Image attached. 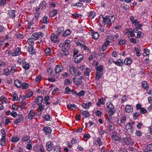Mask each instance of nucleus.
<instances>
[{
  "label": "nucleus",
  "instance_id": "1",
  "mask_svg": "<svg viewBox=\"0 0 152 152\" xmlns=\"http://www.w3.org/2000/svg\"><path fill=\"white\" fill-rule=\"evenodd\" d=\"M102 17L103 18L104 22L109 25H110L113 23L115 19V17L114 16H106L104 17L102 16Z\"/></svg>",
  "mask_w": 152,
  "mask_h": 152
},
{
  "label": "nucleus",
  "instance_id": "2",
  "mask_svg": "<svg viewBox=\"0 0 152 152\" xmlns=\"http://www.w3.org/2000/svg\"><path fill=\"white\" fill-rule=\"evenodd\" d=\"M33 150L36 152H45L44 148L42 145H36L34 146Z\"/></svg>",
  "mask_w": 152,
  "mask_h": 152
},
{
  "label": "nucleus",
  "instance_id": "3",
  "mask_svg": "<svg viewBox=\"0 0 152 152\" xmlns=\"http://www.w3.org/2000/svg\"><path fill=\"white\" fill-rule=\"evenodd\" d=\"M107 110L109 115L112 116L115 112V110L114 105H107Z\"/></svg>",
  "mask_w": 152,
  "mask_h": 152
},
{
  "label": "nucleus",
  "instance_id": "4",
  "mask_svg": "<svg viewBox=\"0 0 152 152\" xmlns=\"http://www.w3.org/2000/svg\"><path fill=\"white\" fill-rule=\"evenodd\" d=\"M70 41L67 40L65 41L64 43H60L59 45V47L62 48V49L64 48L68 49L69 48L70 45Z\"/></svg>",
  "mask_w": 152,
  "mask_h": 152
},
{
  "label": "nucleus",
  "instance_id": "5",
  "mask_svg": "<svg viewBox=\"0 0 152 152\" xmlns=\"http://www.w3.org/2000/svg\"><path fill=\"white\" fill-rule=\"evenodd\" d=\"M46 145V149L48 151H52L54 147L53 142L51 141L48 142Z\"/></svg>",
  "mask_w": 152,
  "mask_h": 152
},
{
  "label": "nucleus",
  "instance_id": "6",
  "mask_svg": "<svg viewBox=\"0 0 152 152\" xmlns=\"http://www.w3.org/2000/svg\"><path fill=\"white\" fill-rule=\"evenodd\" d=\"M74 57L75 63L78 64L80 63L83 58V56L81 54L74 56Z\"/></svg>",
  "mask_w": 152,
  "mask_h": 152
},
{
  "label": "nucleus",
  "instance_id": "7",
  "mask_svg": "<svg viewBox=\"0 0 152 152\" xmlns=\"http://www.w3.org/2000/svg\"><path fill=\"white\" fill-rule=\"evenodd\" d=\"M126 129L128 132L132 133L134 131V129L133 127L129 123L126 126Z\"/></svg>",
  "mask_w": 152,
  "mask_h": 152
},
{
  "label": "nucleus",
  "instance_id": "8",
  "mask_svg": "<svg viewBox=\"0 0 152 152\" xmlns=\"http://www.w3.org/2000/svg\"><path fill=\"white\" fill-rule=\"evenodd\" d=\"M35 115V112L33 110H31L29 111L28 115V119L31 120L34 118Z\"/></svg>",
  "mask_w": 152,
  "mask_h": 152
},
{
  "label": "nucleus",
  "instance_id": "9",
  "mask_svg": "<svg viewBox=\"0 0 152 152\" xmlns=\"http://www.w3.org/2000/svg\"><path fill=\"white\" fill-rule=\"evenodd\" d=\"M56 35L55 34H51L50 37V39L53 42H58L59 40L58 39V36Z\"/></svg>",
  "mask_w": 152,
  "mask_h": 152
},
{
  "label": "nucleus",
  "instance_id": "10",
  "mask_svg": "<svg viewBox=\"0 0 152 152\" xmlns=\"http://www.w3.org/2000/svg\"><path fill=\"white\" fill-rule=\"evenodd\" d=\"M27 50L28 53L31 54L32 55L35 54L36 52L34 48L32 46H28L26 48Z\"/></svg>",
  "mask_w": 152,
  "mask_h": 152
},
{
  "label": "nucleus",
  "instance_id": "11",
  "mask_svg": "<svg viewBox=\"0 0 152 152\" xmlns=\"http://www.w3.org/2000/svg\"><path fill=\"white\" fill-rule=\"evenodd\" d=\"M63 69V67L61 65H56L55 67V70L56 74L61 72Z\"/></svg>",
  "mask_w": 152,
  "mask_h": 152
},
{
  "label": "nucleus",
  "instance_id": "12",
  "mask_svg": "<svg viewBox=\"0 0 152 152\" xmlns=\"http://www.w3.org/2000/svg\"><path fill=\"white\" fill-rule=\"evenodd\" d=\"M83 79L82 77H79L77 78L75 80H74L75 78H73L74 82L77 85H81L82 83V80Z\"/></svg>",
  "mask_w": 152,
  "mask_h": 152
},
{
  "label": "nucleus",
  "instance_id": "13",
  "mask_svg": "<svg viewBox=\"0 0 152 152\" xmlns=\"http://www.w3.org/2000/svg\"><path fill=\"white\" fill-rule=\"evenodd\" d=\"M126 121V117L125 116H123L120 120L118 119L117 121V123L119 126L122 125L123 124H124Z\"/></svg>",
  "mask_w": 152,
  "mask_h": 152
},
{
  "label": "nucleus",
  "instance_id": "14",
  "mask_svg": "<svg viewBox=\"0 0 152 152\" xmlns=\"http://www.w3.org/2000/svg\"><path fill=\"white\" fill-rule=\"evenodd\" d=\"M8 15L12 19H14L15 17V11L14 10H11L9 11Z\"/></svg>",
  "mask_w": 152,
  "mask_h": 152
},
{
  "label": "nucleus",
  "instance_id": "15",
  "mask_svg": "<svg viewBox=\"0 0 152 152\" xmlns=\"http://www.w3.org/2000/svg\"><path fill=\"white\" fill-rule=\"evenodd\" d=\"M43 101V98L42 96H38L35 100V102L37 104H41Z\"/></svg>",
  "mask_w": 152,
  "mask_h": 152
},
{
  "label": "nucleus",
  "instance_id": "16",
  "mask_svg": "<svg viewBox=\"0 0 152 152\" xmlns=\"http://www.w3.org/2000/svg\"><path fill=\"white\" fill-rule=\"evenodd\" d=\"M43 130L46 135L50 134L51 132V130L49 126H46L44 127Z\"/></svg>",
  "mask_w": 152,
  "mask_h": 152
},
{
  "label": "nucleus",
  "instance_id": "17",
  "mask_svg": "<svg viewBox=\"0 0 152 152\" xmlns=\"http://www.w3.org/2000/svg\"><path fill=\"white\" fill-rule=\"evenodd\" d=\"M133 110V107L132 105H127L125 107V110L127 113L132 112Z\"/></svg>",
  "mask_w": 152,
  "mask_h": 152
},
{
  "label": "nucleus",
  "instance_id": "18",
  "mask_svg": "<svg viewBox=\"0 0 152 152\" xmlns=\"http://www.w3.org/2000/svg\"><path fill=\"white\" fill-rule=\"evenodd\" d=\"M0 102H1L2 104H8L9 103L7 99L4 96H2L0 97Z\"/></svg>",
  "mask_w": 152,
  "mask_h": 152
},
{
  "label": "nucleus",
  "instance_id": "19",
  "mask_svg": "<svg viewBox=\"0 0 152 152\" xmlns=\"http://www.w3.org/2000/svg\"><path fill=\"white\" fill-rule=\"evenodd\" d=\"M30 137L29 135H23L21 140V142L23 143L28 141L30 139Z\"/></svg>",
  "mask_w": 152,
  "mask_h": 152
},
{
  "label": "nucleus",
  "instance_id": "20",
  "mask_svg": "<svg viewBox=\"0 0 152 152\" xmlns=\"http://www.w3.org/2000/svg\"><path fill=\"white\" fill-rule=\"evenodd\" d=\"M22 82L18 80H16L14 81L15 86L18 88L21 87Z\"/></svg>",
  "mask_w": 152,
  "mask_h": 152
},
{
  "label": "nucleus",
  "instance_id": "21",
  "mask_svg": "<svg viewBox=\"0 0 152 152\" xmlns=\"http://www.w3.org/2000/svg\"><path fill=\"white\" fill-rule=\"evenodd\" d=\"M102 142L101 141V138L99 137L94 144L95 146H97L98 145L99 146H100L102 145Z\"/></svg>",
  "mask_w": 152,
  "mask_h": 152
},
{
  "label": "nucleus",
  "instance_id": "22",
  "mask_svg": "<svg viewBox=\"0 0 152 152\" xmlns=\"http://www.w3.org/2000/svg\"><path fill=\"white\" fill-rule=\"evenodd\" d=\"M66 107L68 109L72 111H75L77 108L76 105H66Z\"/></svg>",
  "mask_w": 152,
  "mask_h": 152
},
{
  "label": "nucleus",
  "instance_id": "23",
  "mask_svg": "<svg viewBox=\"0 0 152 152\" xmlns=\"http://www.w3.org/2000/svg\"><path fill=\"white\" fill-rule=\"evenodd\" d=\"M20 138L16 136H12L11 138V141L15 143H16L20 140Z\"/></svg>",
  "mask_w": 152,
  "mask_h": 152
},
{
  "label": "nucleus",
  "instance_id": "24",
  "mask_svg": "<svg viewBox=\"0 0 152 152\" xmlns=\"http://www.w3.org/2000/svg\"><path fill=\"white\" fill-rule=\"evenodd\" d=\"M91 35L93 38L95 39H97L99 36V33L96 32H92L91 33Z\"/></svg>",
  "mask_w": 152,
  "mask_h": 152
},
{
  "label": "nucleus",
  "instance_id": "25",
  "mask_svg": "<svg viewBox=\"0 0 152 152\" xmlns=\"http://www.w3.org/2000/svg\"><path fill=\"white\" fill-rule=\"evenodd\" d=\"M132 63V60L130 58H126L123 62V64H125L127 65H130Z\"/></svg>",
  "mask_w": 152,
  "mask_h": 152
},
{
  "label": "nucleus",
  "instance_id": "26",
  "mask_svg": "<svg viewBox=\"0 0 152 152\" xmlns=\"http://www.w3.org/2000/svg\"><path fill=\"white\" fill-rule=\"evenodd\" d=\"M20 50L21 49L20 48H17L15 50L14 53L12 54V56H15L19 55V54H20L19 53Z\"/></svg>",
  "mask_w": 152,
  "mask_h": 152
},
{
  "label": "nucleus",
  "instance_id": "27",
  "mask_svg": "<svg viewBox=\"0 0 152 152\" xmlns=\"http://www.w3.org/2000/svg\"><path fill=\"white\" fill-rule=\"evenodd\" d=\"M26 148V149L28 150H30L32 148V142L31 140H30L28 142Z\"/></svg>",
  "mask_w": 152,
  "mask_h": 152
},
{
  "label": "nucleus",
  "instance_id": "28",
  "mask_svg": "<svg viewBox=\"0 0 152 152\" xmlns=\"http://www.w3.org/2000/svg\"><path fill=\"white\" fill-rule=\"evenodd\" d=\"M95 13L93 11H91L88 14V16L89 19L93 18L95 15Z\"/></svg>",
  "mask_w": 152,
  "mask_h": 152
},
{
  "label": "nucleus",
  "instance_id": "29",
  "mask_svg": "<svg viewBox=\"0 0 152 152\" xmlns=\"http://www.w3.org/2000/svg\"><path fill=\"white\" fill-rule=\"evenodd\" d=\"M118 60L120 61V62L113 61V63L119 66H121L123 64V60H121V59H119Z\"/></svg>",
  "mask_w": 152,
  "mask_h": 152
},
{
  "label": "nucleus",
  "instance_id": "30",
  "mask_svg": "<svg viewBox=\"0 0 152 152\" xmlns=\"http://www.w3.org/2000/svg\"><path fill=\"white\" fill-rule=\"evenodd\" d=\"M44 105H39V106L37 109L38 111L39 112V114H38L39 115H40L42 114V112L45 110L44 108L43 107V106Z\"/></svg>",
  "mask_w": 152,
  "mask_h": 152
},
{
  "label": "nucleus",
  "instance_id": "31",
  "mask_svg": "<svg viewBox=\"0 0 152 152\" xmlns=\"http://www.w3.org/2000/svg\"><path fill=\"white\" fill-rule=\"evenodd\" d=\"M48 18L46 16H44L42 19V20H41L42 22L44 24H47L49 22Z\"/></svg>",
  "mask_w": 152,
  "mask_h": 152
},
{
  "label": "nucleus",
  "instance_id": "32",
  "mask_svg": "<svg viewBox=\"0 0 152 152\" xmlns=\"http://www.w3.org/2000/svg\"><path fill=\"white\" fill-rule=\"evenodd\" d=\"M76 71V69L73 66L69 68L70 72L72 75H76L75 73Z\"/></svg>",
  "mask_w": 152,
  "mask_h": 152
},
{
  "label": "nucleus",
  "instance_id": "33",
  "mask_svg": "<svg viewBox=\"0 0 152 152\" xmlns=\"http://www.w3.org/2000/svg\"><path fill=\"white\" fill-rule=\"evenodd\" d=\"M142 85L143 88L145 89H148L149 88V86L146 82L143 81L142 82Z\"/></svg>",
  "mask_w": 152,
  "mask_h": 152
},
{
  "label": "nucleus",
  "instance_id": "34",
  "mask_svg": "<svg viewBox=\"0 0 152 152\" xmlns=\"http://www.w3.org/2000/svg\"><path fill=\"white\" fill-rule=\"evenodd\" d=\"M71 33V31L70 29L66 30L62 35L63 37H66L69 35Z\"/></svg>",
  "mask_w": 152,
  "mask_h": 152
},
{
  "label": "nucleus",
  "instance_id": "35",
  "mask_svg": "<svg viewBox=\"0 0 152 152\" xmlns=\"http://www.w3.org/2000/svg\"><path fill=\"white\" fill-rule=\"evenodd\" d=\"M6 141L5 137L2 136L1 138L0 142V144L1 146H4L5 145Z\"/></svg>",
  "mask_w": 152,
  "mask_h": 152
},
{
  "label": "nucleus",
  "instance_id": "36",
  "mask_svg": "<svg viewBox=\"0 0 152 152\" xmlns=\"http://www.w3.org/2000/svg\"><path fill=\"white\" fill-rule=\"evenodd\" d=\"M112 138L113 140L114 141H119L120 140H121L116 135H115L114 134H112Z\"/></svg>",
  "mask_w": 152,
  "mask_h": 152
},
{
  "label": "nucleus",
  "instance_id": "37",
  "mask_svg": "<svg viewBox=\"0 0 152 152\" xmlns=\"http://www.w3.org/2000/svg\"><path fill=\"white\" fill-rule=\"evenodd\" d=\"M50 98L49 96H46L44 97V103L47 104H50L48 101L50 100Z\"/></svg>",
  "mask_w": 152,
  "mask_h": 152
},
{
  "label": "nucleus",
  "instance_id": "38",
  "mask_svg": "<svg viewBox=\"0 0 152 152\" xmlns=\"http://www.w3.org/2000/svg\"><path fill=\"white\" fill-rule=\"evenodd\" d=\"M21 85V87L23 89H27L29 86V84L28 83L24 82H22Z\"/></svg>",
  "mask_w": 152,
  "mask_h": 152
},
{
  "label": "nucleus",
  "instance_id": "39",
  "mask_svg": "<svg viewBox=\"0 0 152 152\" xmlns=\"http://www.w3.org/2000/svg\"><path fill=\"white\" fill-rule=\"evenodd\" d=\"M102 74L101 73L96 72V80H99V79L102 77Z\"/></svg>",
  "mask_w": 152,
  "mask_h": 152
},
{
  "label": "nucleus",
  "instance_id": "40",
  "mask_svg": "<svg viewBox=\"0 0 152 152\" xmlns=\"http://www.w3.org/2000/svg\"><path fill=\"white\" fill-rule=\"evenodd\" d=\"M30 67V66L29 64L27 62H25L23 64V67L26 70L28 69Z\"/></svg>",
  "mask_w": 152,
  "mask_h": 152
},
{
  "label": "nucleus",
  "instance_id": "41",
  "mask_svg": "<svg viewBox=\"0 0 152 152\" xmlns=\"http://www.w3.org/2000/svg\"><path fill=\"white\" fill-rule=\"evenodd\" d=\"M82 115L83 116H84L85 118H88L90 116L89 113L87 111H83L82 113Z\"/></svg>",
  "mask_w": 152,
  "mask_h": 152
},
{
  "label": "nucleus",
  "instance_id": "42",
  "mask_svg": "<svg viewBox=\"0 0 152 152\" xmlns=\"http://www.w3.org/2000/svg\"><path fill=\"white\" fill-rule=\"evenodd\" d=\"M103 66L101 65L99 67H98L96 68V72L101 73L103 71Z\"/></svg>",
  "mask_w": 152,
  "mask_h": 152
},
{
  "label": "nucleus",
  "instance_id": "43",
  "mask_svg": "<svg viewBox=\"0 0 152 152\" xmlns=\"http://www.w3.org/2000/svg\"><path fill=\"white\" fill-rule=\"evenodd\" d=\"M58 12L57 10H54L50 12V16L52 17H53L55 16Z\"/></svg>",
  "mask_w": 152,
  "mask_h": 152
},
{
  "label": "nucleus",
  "instance_id": "44",
  "mask_svg": "<svg viewBox=\"0 0 152 152\" xmlns=\"http://www.w3.org/2000/svg\"><path fill=\"white\" fill-rule=\"evenodd\" d=\"M17 71V67L15 66H12L10 69V72L12 73H14V72Z\"/></svg>",
  "mask_w": 152,
  "mask_h": 152
},
{
  "label": "nucleus",
  "instance_id": "45",
  "mask_svg": "<svg viewBox=\"0 0 152 152\" xmlns=\"http://www.w3.org/2000/svg\"><path fill=\"white\" fill-rule=\"evenodd\" d=\"M43 118L46 121H49L50 120V116L48 114H46L44 115L43 116Z\"/></svg>",
  "mask_w": 152,
  "mask_h": 152
},
{
  "label": "nucleus",
  "instance_id": "46",
  "mask_svg": "<svg viewBox=\"0 0 152 152\" xmlns=\"http://www.w3.org/2000/svg\"><path fill=\"white\" fill-rule=\"evenodd\" d=\"M111 116H112L109 115V116H107L106 118V120L110 124L112 123L113 119Z\"/></svg>",
  "mask_w": 152,
  "mask_h": 152
},
{
  "label": "nucleus",
  "instance_id": "47",
  "mask_svg": "<svg viewBox=\"0 0 152 152\" xmlns=\"http://www.w3.org/2000/svg\"><path fill=\"white\" fill-rule=\"evenodd\" d=\"M82 50H83V53H85V52H88L89 50V48L86 45L84 46L82 48Z\"/></svg>",
  "mask_w": 152,
  "mask_h": 152
},
{
  "label": "nucleus",
  "instance_id": "48",
  "mask_svg": "<svg viewBox=\"0 0 152 152\" xmlns=\"http://www.w3.org/2000/svg\"><path fill=\"white\" fill-rule=\"evenodd\" d=\"M144 52L143 53L144 56H146L149 55V53L150 52V50L147 49H144Z\"/></svg>",
  "mask_w": 152,
  "mask_h": 152
},
{
  "label": "nucleus",
  "instance_id": "49",
  "mask_svg": "<svg viewBox=\"0 0 152 152\" xmlns=\"http://www.w3.org/2000/svg\"><path fill=\"white\" fill-rule=\"evenodd\" d=\"M34 23L33 20L32 21V22H29L27 26V28L28 29H30L31 28H32V26H33V25Z\"/></svg>",
  "mask_w": 152,
  "mask_h": 152
},
{
  "label": "nucleus",
  "instance_id": "50",
  "mask_svg": "<svg viewBox=\"0 0 152 152\" xmlns=\"http://www.w3.org/2000/svg\"><path fill=\"white\" fill-rule=\"evenodd\" d=\"M25 61V60L24 58H20L18 60V62L20 65H21L22 64H23V63H24Z\"/></svg>",
  "mask_w": 152,
  "mask_h": 152
},
{
  "label": "nucleus",
  "instance_id": "51",
  "mask_svg": "<svg viewBox=\"0 0 152 152\" xmlns=\"http://www.w3.org/2000/svg\"><path fill=\"white\" fill-rule=\"evenodd\" d=\"M18 99V97L16 93H14L12 95V99L14 101H17Z\"/></svg>",
  "mask_w": 152,
  "mask_h": 152
},
{
  "label": "nucleus",
  "instance_id": "52",
  "mask_svg": "<svg viewBox=\"0 0 152 152\" xmlns=\"http://www.w3.org/2000/svg\"><path fill=\"white\" fill-rule=\"evenodd\" d=\"M46 5V2L45 1H43L39 5V7H42V9L43 8V7H45Z\"/></svg>",
  "mask_w": 152,
  "mask_h": 152
},
{
  "label": "nucleus",
  "instance_id": "53",
  "mask_svg": "<svg viewBox=\"0 0 152 152\" xmlns=\"http://www.w3.org/2000/svg\"><path fill=\"white\" fill-rule=\"evenodd\" d=\"M27 42L29 45L33 46L34 45V42L32 39L30 38L28 39Z\"/></svg>",
  "mask_w": 152,
  "mask_h": 152
},
{
  "label": "nucleus",
  "instance_id": "54",
  "mask_svg": "<svg viewBox=\"0 0 152 152\" xmlns=\"http://www.w3.org/2000/svg\"><path fill=\"white\" fill-rule=\"evenodd\" d=\"M126 43V41L124 39H120L119 41V43L120 45H123L125 44Z\"/></svg>",
  "mask_w": 152,
  "mask_h": 152
},
{
  "label": "nucleus",
  "instance_id": "55",
  "mask_svg": "<svg viewBox=\"0 0 152 152\" xmlns=\"http://www.w3.org/2000/svg\"><path fill=\"white\" fill-rule=\"evenodd\" d=\"M54 151H56L57 152H60L61 151V147L58 145H56L54 148Z\"/></svg>",
  "mask_w": 152,
  "mask_h": 152
},
{
  "label": "nucleus",
  "instance_id": "56",
  "mask_svg": "<svg viewBox=\"0 0 152 152\" xmlns=\"http://www.w3.org/2000/svg\"><path fill=\"white\" fill-rule=\"evenodd\" d=\"M76 44L77 46H80L81 49H82V48H83L84 47V46L85 45V44L84 43H82L80 42H76Z\"/></svg>",
  "mask_w": 152,
  "mask_h": 152
},
{
  "label": "nucleus",
  "instance_id": "57",
  "mask_svg": "<svg viewBox=\"0 0 152 152\" xmlns=\"http://www.w3.org/2000/svg\"><path fill=\"white\" fill-rule=\"evenodd\" d=\"M121 7L124 10H128L129 9V7L127 4H122L121 5Z\"/></svg>",
  "mask_w": 152,
  "mask_h": 152
},
{
  "label": "nucleus",
  "instance_id": "58",
  "mask_svg": "<svg viewBox=\"0 0 152 152\" xmlns=\"http://www.w3.org/2000/svg\"><path fill=\"white\" fill-rule=\"evenodd\" d=\"M45 52L47 56L49 55L51 53V50L50 48H47L45 51Z\"/></svg>",
  "mask_w": 152,
  "mask_h": 152
},
{
  "label": "nucleus",
  "instance_id": "59",
  "mask_svg": "<svg viewBox=\"0 0 152 152\" xmlns=\"http://www.w3.org/2000/svg\"><path fill=\"white\" fill-rule=\"evenodd\" d=\"M62 51L64 53V54L65 56H66L69 55V52L67 50V49H62Z\"/></svg>",
  "mask_w": 152,
  "mask_h": 152
},
{
  "label": "nucleus",
  "instance_id": "60",
  "mask_svg": "<svg viewBox=\"0 0 152 152\" xmlns=\"http://www.w3.org/2000/svg\"><path fill=\"white\" fill-rule=\"evenodd\" d=\"M4 75L6 76H8L10 75L9 69L8 68H6L4 69Z\"/></svg>",
  "mask_w": 152,
  "mask_h": 152
},
{
  "label": "nucleus",
  "instance_id": "61",
  "mask_svg": "<svg viewBox=\"0 0 152 152\" xmlns=\"http://www.w3.org/2000/svg\"><path fill=\"white\" fill-rule=\"evenodd\" d=\"M123 140L124 141V144L126 145H129L130 144V142H129L127 139L124 138L123 139Z\"/></svg>",
  "mask_w": 152,
  "mask_h": 152
},
{
  "label": "nucleus",
  "instance_id": "62",
  "mask_svg": "<svg viewBox=\"0 0 152 152\" xmlns=\"http://www.w3.org/2000/svg\"><path fill=\"white\" fill-rule=\"evenodd\" d=\"M70 81L68 79H66L64 81V83L65 85H68L70 84Z\"/></svg>",
  "mask_w": 152,
  "mask_h": 152
},
{
  "label": "nucleus",
  "instance_id": "63",
  "mask_svg": "<svg viewBox=\"0 0 152 152\" xmlns=\"http://www.w3.org/2000/svg\"><path fill=\"white\" fill-rule=\"evenodd\" d=\"M90 72V70L88 68H86V70L84 72V73L86 75L88 76L89 75Z\"/></svg>",
  "mask_w": 152,
  "mask_h": 152
},
{
  "label": "nucleus",
  "instance_id": "64",
  "mask_svg": "<svg viewBox=\"0 0 152 152\" xmlns=\"http://www.w3.org/2000/svg\"><path fill=\"white\" fill-rule=\"evenodd\" d=\"M6 3V0H0V4L1 6H4Z\"/></svg>",
  "mask_w": 152,
  "mask_h": 152
}]
</instances>
